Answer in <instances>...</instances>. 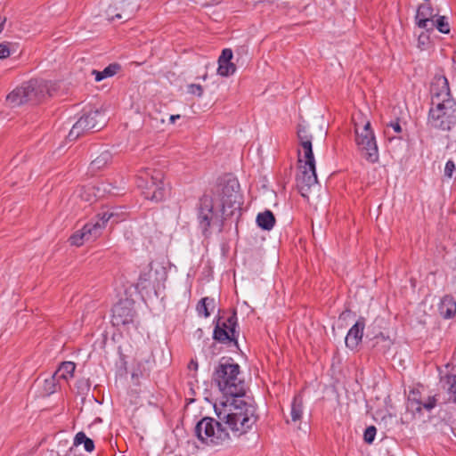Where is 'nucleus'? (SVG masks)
I'll list each match as a JSON object with an SVG mask.
<instances>
[{"label": "nucleus", "mask_w": 456, "mask_h": 456, "mask_svg": "<svg viewBox=\"0 0 456 456\" xmlns=\"http://www.w3.org/2000/svg\"><path fill=\"white\" fill-rule=\"evenodd\" d=\"M236 316H230L226 322H224V328L216 326L214 330V338L219 342L235 341L237 339L236 332Z\"/></svg>", "instance_id": "13"}, {"label": "nucleus", "mask_w": 456, "mask_h": 456, "mask_svg": "<svg viewBox=\"0 0 456 456\" xmlns=\"http://www.w3.org/2000/svg\"><path fill=\"white\" fill-rule=\"evenodd\" d=\"M189 369L197 370L198 369V362L194 360H191L188 365Z\"/></svg>", "instance_id": "41"}, {"label": "nucleus", "mask_w": 456, "mask_h": 456, "mask_svg": "<svg viewBox=\"0 0 456 456\" xmlns=\"http://www.w3.org/2000/svg\"><path fill=\"white\" fill-rule=\"evenodd\" d=\"M296 180L300 194L308 199L309 193L318 186L315 167L298 166Z\"/></svg>", "instance_id": "8"}, {"label": "nucleus", "mask_w": 456, "mask_h": 456, "mask_svg": "<svg viewBox=\"0 0 456 456\" xmlns=\"http://www.w3.org/2000/svg\"><path fill=\"white\" fill-rule=\"evenodd\" d=\"M381 420H382V421H384V424H385V425H387V424H388V422H387V417H386V416H382V417H381ZM389 424H392V422H389Z\"/></svg>", "instance_id": "46"}, {"label": "nucleus", "mask_w": 456, "mask_h": 456, "mask_svg": "<svg viewBox=\"0 0 456 456\" xmlns=\"http://www.w3.org/2000/svg\"><path fill=\"white\" fill-rule=\"evenodd\" d=\"M376 343L373 344V346H376L379 342H385L387 345L386 346H390V339L388 338H386L382 333H379L378 336L375 337Z\"/></svg>", "instance_id": "39"}, {"label": "nucleus", "mask_w": 456, "mask_h": 456, "mask_svg": "<svg viewBox=\"0 0 456 456\" xmlns=\"http://www.w3.org/2000/svg\"><path fill=\"white\" fill-rule=\"evenodd\" d=\"M91 387V383L89 379L82 378L77 380L76 382V389L77 393L80 395H86Z\"/></svg>", "instance_id": "30"}, {"label": "nucleus", "mask_w": 456, "mask_h": 456, "mask_svg": "<svg viewBox=\"0 0 456 456\" xmlns=\"http://www.w3.org/2000/svg\"><path fill=\"white\" fill-rule=\"evenodd\" d=\"M453 436L456 437V429H452Z\"/></svg>", "instance_id": "47"}, {"label": "nucleus", "mask_w": 456, "mask_h": 456, "mask_svg": "<svg viewBox=\"0 0 456 456\" xmlns=\"http://www.w3.org/2000/svg\"><path fill=\"white\" fill-rule=\"evenodd\" d=\"M11 54V50L8 44H0V59H5Z\"/></svg>", "instance_id": "35"}, {"label": "nucleus", "mask_w": 456, "mask_h": 456, "mask_svg": "<svg viewBox=\"0 0 456 456\" xmlns=\"http://www.w3.org/2000/svg\"><path fill=\"white\" fill-rule=\"evenodd\" d=\"M121 67L118 63H111L107 66L102 71H98L94 69L92 74L94 76V78L97 82L102 81L104 78L111 77L116 75Z\"/></svg>", "instance_id": "24"}, {"label": "nucleus", "mask_w": 456, "mask_h": 456, "mask_svg": "<svg viewBox=\"0 0 456 456\" xmlns=\"http://www.w3.org/2000/svg\"><path fill=\"white\" fill-rule=\"evenodd\" d=\"M303 399L300 395L295 396L291 403V421H288L289 424L297 425V421L300 420L303 414Z\"/></svg>", "instance_id": "23"}, {"label": "nucleus", "mask_w": 456, "mask_h": 456, "mask_svg": "<svg viewBox=\"0 0 456 456\" xmlns=\"http://www.w3.org/2000/svg\"><path fill=\"white\" fill-rule=\"evenodd\" d=\"M215 300L210 297H203L197 305V311L200 314H203L204 317L210 315L209 307L214 308Z\"/></svg>", "instance_id": "29"}, {"label": "nucleus", "mask_w": 456, "mask_h": 456, "mask_svg": "<svg viewBox=\"0 0 456 456\" xmlns=\"http://www.w3.org/2000/svg\"><path fill=\"white\" fill-rule=\"evenodd\" d=\"M239 183L232 180V181H229L224 187H223V190H222V198H224L228 195L231 194V192H233V191H239Z\"/></svg>", "instance_id": "31"}, {"label": "nucleus", "mask_w": 456, "mask_h": 456, "mask_svg": "<svg viewBox=\"0 0 456 456\" xmlns=\"http://www.w3.org/2000/svg\"><path fill=\"white\" fill-rule=\"evenodd\" d=\"M300 145L302 149L298 151L299 166L315 167L312 142H303V144Z\"/></svg>", "instance_id": "17"}, {"label": "nucleus", "mask_w": 456, "mask_h": 456, "mask_svg": "<svg viewBox=\"0 0 456 456\" xmlns=\"http://www.w3.org/2000/svg\"><path fill=\"white\" fill-rule=\"evenodd\" d=\"M56 84L43 79H31L17 86L6 96V103L16 108L26 103H37L56 91Z\"/></svg>", "instance_id": "2"}, {"label": "nucleus", "mask_w": 456, "mask_h": 456, "mask_svg": "<svg viewBox=\"0 0 456 456\" xmlns=\"http://www.w3.org/2000/svg\"><path fill=\"white\" fill-rule=\"evenodd\" d=\"M430 94L431 104H441L445 101H454L451 95L448 80L442 75L434 77L430 86Z\"/></svg>", "instance_id": "11"}, {"label": "nucleus", "mask_w": 456, "mask_h": 456, "mask_svg": "<svg viewBox=\"0 0 456 456\" xmlns=\"http://www.w3.org/2000/svg\"><path fill=\"white\" fill-rule=\"evenodd\" d=\"M439 313L445 318L449 319L456 314V302L451 296H444L439 305Z\"/></svg>", "instance_id": "19"}, {"label": "nucleus", "mask_w": 456, "mask_h": 456, "mask_svg": "<svg viewBox=\"0 0 456 456\" xmlns=\"http://www.w3.org/2000/svg\"><path fill=\"white\" fill-rule=\"evenodd\" d=\"M256 224L264 230L270 231L275 224V217L272 211L265 210L256 216Z\"/></svg>", "instance_id": "21"}, {"label": "nucleus", "mask_w": 456, "mask_h": 456, "mask_svg": "<svg viewBox=\"0 0 456 456\" xmlns=\"http://www.w3.org/2000/svg\"><path fill=\"white\" fill-rule=\"evenodd\" d=\"M104 124V114L98 110H91L74 124L68 134V139L70 142L75 141L85 132L94 129L100 130Z\"/></svg>", "instance_id": "7"}, {"label": "nucleus", "mask_w": 456, "mask_h": 456, "mask_svg": "<svg viewBox=\"0 0 456 456\" xmlns=\"http://www.w3.org/2000/svg\"><path fill=\"white\" fill-rule=\"evenodd\" d=\"M297 136L300 141V144H303V142H312V135L308 134L306 127L302 125L298 126Z\"/></svg>", "instance_id": "32"}, {"label": "nucleus", "mask_w": 456, "mask_h": 456, "mask_svg": "<svg viewBox=\"0 0 456 456\" xmlns=\"http://www.w3.org/2000/svg\"><path fill=\"white\" fill-rule=\"evenodd\" d=\"M234 433L240 431V429H238V428H235V429H232Z\"/></svg>", "instance_id": "48"}, {"label": "nucleus", "mask_w": 456, "mask_h": 456, "mask_svg": "<svg viewBox=\"0 0 456 456\" xmlns=\"http://www.w3.org/2000/svg\"><path fill=\"white\" fill-rule=\"evenodd\" d=\"M242 434H244V432H240L239 434H235V436H241Z\"/></svg>", "instance_id": "49"}, {"label": "nucleus", "mask_w": 456, "mask_h": 456, "mask_svg": "<svg viewBox=\"0 0 456 456\" xmlns=\"http://www.w3.org/2000/svg\"><path fill=\"white\" fill-rule=\"evenodd\" d=\"M84 444V448L86 452H92L94 449V444L92 439L87 437L84 432H78L74 438V446Z\"/></svg>", "instance_id": "27"}, {"label": "nucleus", "mask_w": 456, "mask_h": 456, "mask_svg": "<svg viewBox=\"0 0 456 456\" xmlns=\"http://www.w3.org/2000/svg\"><path fill=\"white\" fill-rule=\"evenodd\" d=\"M428 124L435 129L451 130L456 125V102L445 101L441 104H431Z\"/></svg>", "instance_id": "4"}, {"label": "nucleus", "mask_w": 456, "mask_h": 456, "mask_svg": "<svg viewBox=\"0 0 456 456\" xmlns=\"http://www.w3.org/2000/svg\"><path fill=\"white\" fill-rule=\"evenodd\" d=\"M388 419H389V420H392L393 417L392 416H388Z\"/></svg>", "instance_id": "50"}, {"label": "nucleus", "mask_w": 456, "mask_h": 456, "mask_svg": "<svg viewBox=\"0 0 456 456\" xmlns=\"http://www.w3.org/2000/svg\"><path fill=\"white\" fill-rule=\"evenodd\" d=\"M213 380L225 398L221 402L222 409L215 405L218 419L204 417L198 421L195 428H214V425L216 428H222V423L230 427L240 423L242 428L256 425L255 408L241 399L245 395L246 386L240 376L239 364L232 359L222 358L215 370Z\"/></svg>", "instance_id": "1"}, {"label": "nucleus", "mask_w": 456, "mask_h": 456, "mask_svg": "<svg viewBox=\"0 0 456 456\" xmlns=\"http://www.w3.org/2000/svg\"><path fill=\"white\" fill-rule=\"evenodd\" d=\"M436 406V399L434 397H428V401L425 403H421L418 401L415 397H411V395L408 398L407 408L411 411H419L423 407L427 411L432 410Z\"/></svg>", "instance_id": "20"}, {"label": "nucleus", "mask_w": 456, "mask_h": 456, "mask_svg": "<svg viewBox=\"0 0 456 456\" xmlns=\"http://www.w3.org/2000/svg\"><path fill=\"white\" fill-rule=\"evenodd\" d=\"M455 170V164L452 160H448L444 167V175L448 177H452Z\"/></svg>", "instance_id": "36"}, {"label": "nucleus", "mask_w": 456, "mask_h": 456, "mask_svg": "<svg viewBox=\"0 0 456 456\" xmlns=\"http://www.w3.org/2000/svg\"><path fill=\"white\" fill-rule=\"evenodd\" d=\"M354 121L355 143L358 151L368 162L372 164L378 162L379 159V149L370 121H366L362 126H359L355 118H354Z\"/></svg>", "instance_id": "3"}, {"label": "nucleus", "mask_w": 456, "mask_h": 456, "mask_svg": "<svg viewBox=\"0 0 456 456\" xmlns=\"http://www.w3.org/2000/svg\"><path fill=\"white\" fill-rule=\"evenodd\" d=\"M137 185L142 189L144 198L152 201H161L166 195L167 188L163 183V174L148 169L142 172L137 178Z\"/></svg>", "instance_id": "5"}, {"label": "nucleus", "mask_w": 456, "mask_h": 456, "mask_svg": "<svg viewBox=\"0 0 456 456\" xmlns=\"http://www.w3.org/2000/svg\"><path fill=\"white\" fill-rule=\"evenodd\" d=\"M214 201L204 195L200 200L198 221L202 232L205 233L212 224L220 222L217 212L214 210Z\"/></svg>", "instance_id": "9"}, {"label": "nucleus", "mask_w": 456, "mask_h": 456, "mask_svg": "<svg viewBox=\"0 0 456 456\" xmlns=\"http://www.w3.org/2000/svg\"><path fill=\"white\" fill-rule=\"evenodd\" d=\"M5 21H6V18L0 16V33L3 31L4 25Z\"/></svg>", "instance_id": "42"}, {"label": "nucleus", "mask_w": 456, "mask_h": 456, "mask_svg": "<svg viewBox=\"0 0 456 456\" xmlns=\"http://www.w3.org/2000/svg\"><path fill=\"white\" fill-rule=\"evenodd\" d=\"M180 118V115H171L169 117V121L171 124H174L175 122L176 119H179Z\"/></svg>", "instance_id": "43"}, {"label": "nucleus", "mask_w": 456, "mask_h": 456, "mask_svg": "<svg viewBox=\"0 0 456 456\" xmlns=\"http://www.w3.org/2000/svg\"><path fill=\"white\" fill-rule=\"evenodd\" d=\"M437 15L434 13L433 8L429 4H421L419 6L416 14V23L420 28H428V25Z\"/></svg>", "instance_id": "16"}, {"label": "nucleus", "mask_w": 456, "mask_h": 456, "mask_svg": "<svg viewBox=\"0 0 456 456\" xmlns=\"http://www.w3.org/2000/svg\"><path fill=\"white\" fill-rule=\"evenodd\" d=\"M435 28L444 34H448L450 32V26L445 16H438L436 20H433L428 25V28H426V30L433 31Z\"/></svg>", "instance_id": "26"}, {"label": "nucleus", "mask_w": 456, "mask_h": 456, "mask_svg": "<svg viewBox=\"0 0 456 456\" xmlns=\"http://www.w3.org/2000/svg\"><path fill=\"white\" fill-rule=\"evenodd\" d=\"M429 37L426 33H421L418 38L419 47L423 49L428 44Z\"/></svg>", "instance_id": "37"}, {"label": "nucleus", "mask_w": 456, "mask_h": 456, "mask_svg": "<svg viewBox=\"0 0 456 456\" xmlns=\"http://www.w3.org/2000/svg\"><path fill=\"white\" fill-rule=\"evenodd\" d=\"M60 380L55 377L54 374L45 379L42 384V395L48 396L53 394L59 386Z\"/></svg>", "instance_id": "25"}, {"label": "nucleus", "mask_w": 456, "mask_h": 456, "mask_svg": "<svg viewBox=\"0 0 456 456\" xmlns=\"http://www.w3.org/2000/svg\"><path fill=\"white\" fill-rule=\"evenodd\" d=\"M365 327V320L362 317H360L357 322L353 325V327L347 332L345 342L346 346L350 349H354L362 341L363 330Z\"/></svg>", "instance_id": "14"}, {"label": "nucleus", "mask_w": 456, "mask_h": 456, "mask_svg": "<svg viewBox=\"0 0 456 456\" xmlns=\"http://www.w3.org/2000/svg\"><path fill=\"white\" fill-rule=\"evenodd\" d=\"M64 456H76L75 449L71 447Z\"/></svg>", "instance_id": "44"}, {"label": "nucleus", "mask_w": 456, "mask_h": 456, "mask_svg": "<svg viewBox=\"0 0 456 456\" xmlns=\"http://www.w3.org/2000/svg\"><path fill=\"white\" fill-rule=\"evenodd\" d=\"M241 196L239 191L231 192L230 195L222 198V211L224 214L228 208L232 210L227 215H232L234 209H240Z\"/></svg>", "instance_id": "18"}, {"label": "nucleus", "mask_w": 456, "mask_h": 456, "mask_svg": "<svg viewBox=\"0 0 456 456\" xmlns=\"http://www.w3.org/2000/svg\"><path fill=\"white\" fill-rule=\"evenodd\" d=\"M102 419H101V418H99V417H97V418H95V419L94 420V422H93V423H91L89 426L91 427V426H93V425H96V424H99V423H102Z\"/></svg>", "instance_id": "45"}, {"label": "nucleus", "mask_w": 456, "mask_h": 456, "mask_svg": "<svg viewBox=\"0 0 456 456\" xmlns=\"http://www.w3.org/2000/svg\"><path fill=\"white\" fill-rule=\"evenodd\" d=\"M76 369V365L72 362H62L60 367L55 370L53 373L55 377L61 380L65 379L69 380L73 377L74 371Z\"/></svg>", "instance_id": "22"}, {"label": "nucleus", "mask_w": 456, "mask_h": 456, "mask_svg": "<svg viewBox=\"0 0 456 456\" xmlns=\"http://www.w3.org/2000/svg\"><path fill=\"white\" fill-rule=\"evenodd\" d=\"M188 92L200 97L203 94V88L200 85L191 84L188 86Z\"/></svg>", "instance_id": "33"}, {"label": "nucleus", "mask_w": 456, "mask_h": 456, "mask_svg": "<svg viewBox=\"0 0 456 456\" xmlns=\"http://www.w3.org/2000/svg\"><path fill=\"white\" fill-rule=\"evenodd\" d=\"M377 429H365L363 434V439L367 444H371L376 436Z\"/></svg>", "instance_id": "34"}, {"label": "nucleus", "mask_w": 456, "mask_h": 456, "mask_svg": "<svg viewBox=\"0 0 456 456\" xmlns=\"http://www.w3.org/2000/svg\"><path fill=\"white\" fill-rule=\"evenodd\" d=\"M111 158L112 157L110 152L108 151H104L95 159L92 161L91 167L93 169H101L110 162Z\"/></svg>", "instance_id": "28"}, {"label": "nucleus", "mask_w": 456, "mask_h": 456, "mask_svg": "<svg viewBox=\"0 0 456 456\" xmlns=\"http://www.w3.org/2000/svg\"><path fill=\"white\" fill-rule=\"evenodd\" d=\"M233 57L232 51L231 49H224L221 55L218 58V69L217 73L222 77H228L232 75L235 70V65L231 61Z\"/></svg>", "instance_id": "15"}, {"label": "nucleus", "mask_w": 456, "mask_h": 456, "mask_svg": "<svg viewBox=\"0 0 456 456\" xmlns=\"http://www.w3.org/2000/svg\"><path fill=\"white\" fill-rule=\"evenodd\" d=\"M202 444L217 445L229 439L227 429H191Z\"/></svg>", "instance_id": "12"}, {"label": "nucleus", "mask_w": 456, "mask_h": 456, "mask_svg": "<svg viewBox=\"0 0 456 456\" xmlns=\"http://www.w3.org/2000/svg\"><path fill=\"white\" fill-rule=\"evenodd\" d=\"M135 311L134 303L130 300H122L116 304L112 309V322L115 326L128 325L134 323Z\"/></svg>", "instance_id": "10"}, {"label": "nucleus", "mask_w": 456, "mask_h": 456, "mask_svg": "<svg viewBox=\"0 0 456 456\" xmlns=\"http://www.w3.org/2000/svg\"><path fill=\"white\" fill-rule=\"evenodd\" d=\"M113 216L112 212H103L91 222L86 224L82 229L75 232L69 239L71 245L82 246L85 242L95 240L101 236L107 222Z\"/></svg>", "instance_id": "6"}, {"label": "nucleus", "mask_w": 456, "mask_h": 456, "mask_svg": "<svg viewBox=\"0 0 456 456\" xmlns=\"http://www.w3.org/2000/svg\"><path fill=\"white\" fill-rule=\"evenodd\" d=\"M449 383H450L449 390L454 395V399L456 401V375L449 377Z\"/></svg>", "instance_id": "38"}, {"label": "nucleus", "mask_w": 456, "mask_h": 456, "mask_svg": "<svg viewBox=\"0 0 456 456\" xmlns=\"http://www.w3.org/2000/svg\"><path fill=\"white\" fill-rule=\"evenodd\" d=\"M389 127H391L397 134L402 132V127L398 122H392L389 125Z\"/></svg>", "instance_id": "40"}]
</instances>
